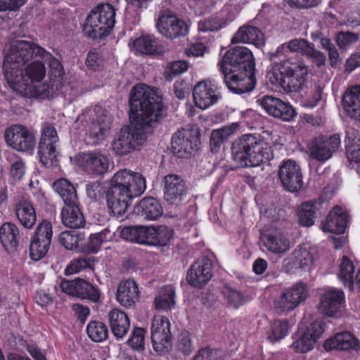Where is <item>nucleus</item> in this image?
<instances>
[{
	"label": "nucleus",
	"instance_id": "42",
	"mask_svg": "<svg viewBox=\"0 0 360 360\" xmlns=\"http://www.w3.org/2000/svg\"><path fill=\"white\" fill-rule=\"evenodd\" d=\"M175 291L172 286L161 288L155 298V309L162 311L172 309L175 304Z\"/></svg>",
	"mask_w": 360,
	"mask_h": 360
},
{
	"label": "nucleus",
	"instance_id": "35",
	"mask_svg": "<svg viewBox=\"0 0 360 360\" xmlns=\"http://www.w3.org/2000/svg\"><path fill=\"white\" fill-rule=\"evenodd\" d=\"M60 217L63 225L71 229H80L85 224V219L78 207V202L74 205H65L61 210Z\"/></svg>",
	"mask_w": 360,
	"mask_h": 360
},
{
	"label": "nucleus",
	"instance_id": "22",
	"mask_svg": "<svg viewBox=\"0 0 360 360\" xmlns=\"http://www.w3.org/2000/svg\"><path fill=\"white\" fill-rule=\"evenodd\" d=\"M258 101L265 111L274 117L288 122L295 116L294 108L288 103L284 102L280 98L265 96Z\"/></svg>",
	"mask_w": 360,
	"mask_h": 360
},
{
	"label": "nucleus",
	"instance_id": "8",
	"mask_svg": "<svg viewBox=\"0 0 360 360\" xmlns=\"http://www.w3.org/2000/svg\"><path fill=\"white\" fill-rule=\"evenodd\" d=\"M6 143L12 148L24 153H32L36 145L35 134L28 128L15 124L5 131Z\"/></svg>",
	"mask_w": 360,
	"mask_h": 360
},
{
	"label": "nucleus",
	"instance_id": "38",
	"mask_svg": "<svg viewBox=\"0 0 360 360\" xmlns=\"http://www.w3.org/2000/svg\"><path fill=\"white\" fill-rule=\"evenodd\" d=\"M321 204V200H309L302 203L298 212V219L300 225L303 226H312L317 217Z\"/></svg>",
	"mask_w": 360,
	"mask_h": 360
},
{
	"label": "nucleus",
	"instance_id": "24",
	"mask_svg": "<svg viewBox=\"0 0 360 360\" xmlns=\"http://www.w3.org/2000/svg\"><path fill=\"white\" fill-rule=\"evenodd\" d=\"M199 139L197 136H193L188 130L178 131L172 139V149L179 158H186L193 150H198Z\"/></svg>",
	"mask_w": 360,
	"mask_h": 360
},
{
	"label": "nucleus",
	"instance_id": "1",
	"mask_svg": "<svg viewBox=\"0 0 360 360\" xmlns=\"http://www.w3.org/2000/svg\"><path fill=\"white\" fill-rule=\"evenodd\" d=\"M162 99L154 89L139 84L131 89L129 98L131 125L122 129L112 143V148L118 155H124L143 145L150 127L164 117Z\"/></svg>",
	"mask_w": 360,
	"mask_h": 360
},
{
	"label": "nucleus",
	"instance_id": "61",
	"mask_svg": "<svg viewBox=\"0 0 360 360\" xmlns=\"http://www.w3.org/2000/svg\"><path fill=\"white\" fill-rule=\"evenodd\" d=\"M177 349L184 354L188 355L193 350L190 335L188 333H183L179 338Z\"/></svg>",
	"mask_w": 360,
	"mask_h": 360
},
{
	"label": "nucleus",
	"instance_id": "51",
	"mask_svg": "<svg viewBox=\"0 0 360 360\" xmlns=\"http://www.w3.org/2000/svg\"><path fill=\"white\" fill-rule=\"evenodd\" d=\"M50 245L48 242L31 240L30 245V255L32 259L39 261L43 258L49 250Z\"/></svg>",
	"mask_w": 360,
	"mask_h": 360
},
{
	"label": "nucleus",
	"instance_id": "36",
	"mask_svg": "<svg viewBox=\"0 0 360 360\" xmlns=\"http://www.w3.org/2000/svg\"><path fill=\"white\" fill-rule=\"evenodd\" d=\"M15 213L20 224L31 229L36 223L37 215L32 203L26 200L18 201L15 205Z\"/></svg>",
	"mask_w": 360,
	"mask_h": 360
},
{
	"label": "nucleus",
	"instance_id": "63",
	"mask_svg": "<svg viewBox=\"0 0 360 360\" xmlns=\"http://www.w3.org/2000/svg\"><path fill=\"white\" fill-rule=\"evenodd\" d=\"M307 52H309V53H306L304 56L309 58L312 63L317 66H320L325 63L326 57L324 54L321 51L316 50L312 44L310 46Z\"/></svg>",
	"mask_w": 360,
	"mask_h": 360
},
{
	"label": "nucleus",
	"instance_id": "4",
	"mask_svg": "<svg viewBox=\"0 0 360 360\" xmlns=\"http://www.w3.org/2000/svg\"><path fill=\"white\" fill-rule=\"evenodd\" d=\"M146 188V179L141 174L127 169H120L112 176L106 193L108 209L115 216H122L129 201L143 194Z\"/></svg>",
	"mask_w": 360,
	"mask_h": 360
},
{
	"label": "nucleus",
	"instance_id": "54",
	"mask_svg": "<svg viewBox=\"0 0 360 360\" xmlns=\"http://www.w3.org/2000/svg\"><path fill=\"white\" fill-rule=\"evenodd\" d=\"M91 260L86 257H81L72 259L65 269L66 275L77 274L82 270L91 267Z\"/></svg>",
	"mask_w": 360,
	"mask_h": 360
},
{
	"label": "nucleus",
	"instance_id": "2",
	"mask_svg": "<svg viewBox=\"0 0 360 360\" xmlns=\"http://www.w3.org/2000/svg\"><path fill=\"white\" fill-rule=\"evenodd\" d=\"M38 45L25 40L10 44L4 50L3 69L5 79L11 89L22 84L42 82L46 68L35 52Z\"/></svg>",
	"mask_w": 360,
	"mask_h": 360
},
{
	"label": "nucleus",
	"instance_id": "44",
	"mask_svg": "<svg viewBox=\"0 0 360 360\" xmlns=\"http://www.w3.org/2000/svg\"><path fill=\"white\" fill-rule=\"evenodd\" d=\"M86 333L89 338L96 342L104 341L108 335V330L105 324L97 321H93L88 323Z\"/></svg>",
	"mask_w": 360,
	"mask_h": 360
},
{
	"label": "nucleus",
	"instance_id": "26",
	"mask_svg": "<svg viewBox=\"0 0 360 360\" xmlns=\"http://www.w3.org/2000/svg\"><path fill=\"white\" fill-rule=\"evenodd\" d=\"M326 350H355L360 348V342L349 332L337 333L335 336L328 339L323 344Z\"/></svg>",
	"mask_w": 360,
	"mask_h": 360
},
{
	"label": "nucleus",
	"instance_id": "57",
	"mask_svg": "<svg viewBox=\"0 0 360 360\" xmlns=\"http://www.w3.org/2000/svg\"><path fill=\"white\" fill-rule=\"evenodd\" d=\"M287 44L290 52L300 53L304 56L309 53L307 51L311 45L307 40L300 38L290 40Z\"/></svg>",
	"mask_w": 360,
	"mask_h": 360
},
{
	"label": "nucleus",
	"instance_id": "53",
	"mask_svg": "<svg viewBox=\"0 0 360 360\" xmlns=\"http://www.w3.org/2000/svg\"><path fill=\"white\" fill-rule=\"evenodd\" d=\"M110 238V231L107 229H103L100 233L90 235L88 243V250L91 252H97L102 243Z\"/></svg>",
	"mask_w": 360,
	"mask_h": 360
},
{
	"label": "nucleus",
	"instance_id": "25",
	"mask_svg": "<svg viewBox=\"0 0 360 360\" xmlns=\"http://www.w3.org/2000/svg\"><path fill=\"white\" fill-rule=\"evenodd\" d=\"M187 191L185 182L176 174L165 177L164 198L171 205H179L185 198Z\"/></svg>",
	"mask_w": 360,
	"mask_h": 360
},
{
	"label": "nucleus",
	"instance_id": "20",
	"mask_svg": "<svg viewBox=\"0 0 360 360\" xmlns=\"http://www.w3.org/2000/svg\"><path fill=\"white\" fill-rule=\"evenodd\" d=\"M278 176L283 187L290 192L297 191L303 186L301 169L292 160L283 162L280 166Z\"/></svg>",
	"mask_w": 360,
	"mask_h": 360
},
{
	"label": "nucleus",
	"instance_id": "19",
	"mask_svg": "<svg viewBox=\"0 0 360 360\" xmlns=\"http://www.w3.org/2000/svg\"><path fill=\"white\" fill-rule=\"evenodd\" d=\"M340 146V137L338 134L316 138L309 147L310 157L319 162H326Z\"/></svg>",
	"mask_w": 360,
	"mask_h": 360
},
{
	"label": "nucleus",
	"instance_id": "34",
	"mask_svg": "<svg viewBox=\"0 0 360 360\" xmlns=\"http://www.w3.org/2000/svg\"><path fill=\"white\" fill-rule=\"evenodd\" d=\"M108 319L112 334L117 339L122 338L130 326L128 316L122 310L113 309L108 313Z\"/></svg>",
	"mask_w": 360,
	"mask_h": 360
},
{
	"label": "nucleus",
	"instance_id": "49",
	"mask_svg": "<svg viewBox=\"0 0 360 360\" xmlns=\"http://www.w3.org/2000/svg\"><path fill=\"white\" fill-rule=\"evenodd\" d=\"M227 23V20L224 18L212 17L200 20L198 22V30L203 32L217 31L224 27Z\"/></svg>",
	"mask_w": 360,
	"mask_h": 360
},
{
	"label": "nucleus",
	"instance_id": "50",
	"mask_svg": "<svg viewBox=\"0 0 360 360\" xmlns=\"http://www.w3.org/2000/svg\"><path fill=\"white\" fill-rule=\"evenodd\" d=\"M52 236L51 224L46 220H44L37 226L32 238L39 241L43 240L44 242L46 240L49 244H51Z\"/></svg>",
	"mask_w": 360,
	"mask_h": 360
},
{
	"label": "nucleus",
	"instance_id": "59",
	"mask_svg": "<svg viewBox=\"0 0 360 360\" xmlns=\"http://www.w3.org/2000/svg\"><path fill=\"white\" fill-rule=\"evenodd\" d=\"M224 295L227 299L229 305L233 308H238L245 302V297L243 295L233 289H226L224 291Z\"/></svg>",
	"mask_w": 360,
	"mask_h": 360
},
{
	"label": "nucleus",
	"instance_id": "16",
	"mask_svg": "<svg viewBox=\"0 0 360 360\" xmlns=\"http://www.w3.org/2000/svg\"><path fill=\"white\" fill-rule=\"evenodd\" d=\"M151 340L153 349L157 352L167 349L172 340L170 322L162 315L155 316L151 324Z\"/></svg>",
	"mask_w": 360,
	"mask_h": 360
},
{
	"label": "nucleus",
	"instance_id": "30",
	"mask_svg": "<svg viewBox=\"0 0 360 360\" xmlns=\"http://www.w3.org/2000/svg\"><path fill=\"white\" fill-rule=\"evenodd\" d=\"M347 224V214L342 207H335L328 214L326 223L321 226L325 232L342 233Z\"/></svg>",
	"mask_w": 360,
	"mask_h": 360
},
{
	"label": "nucleus",
	"instance_id": "31",
	"mask_svg": "<svg viewBox=\"0 0 360 360\" xmlns=\"http://www.w3.org/2000/svg\"><path fill=\"white\" fill-rule=\"evenodd\" d=\"M132 47L136 52L146 55L162 56L167 51L162 44L150 36H141L136 39Z\"/></svg>",
	"mask_w": 360,
	"mask_h": 360
},
{
	"label": "nucleus",
	"instance_id": "17",
	"mask_svg": "<svg viewBox=\"0 0 360 360\" xmlns=\"http://www.w3.org/2000/svg\"><path fill=\"white\" fill-rule=\"evenodd\" d=\"M76 160L78 166L89 174H103L110 167L108 157L99 151L81 153L77 156Z\"/></svg>",
	"mask_w": 360,
	"mask_h": 360
},
{
	"label": "nucleus",
	"instance_id": "3",
	"mask_svg": "<svg viewBox=\"0 0 360 360\" xmlns=\"http://www.w3.org/2000/svg\"><path fill=\"white\" fill-rule=\"evenodd\" d=\"M218 65L231 91L242 94L254 89V58L248 48L236 46L229 49Z\"/></svg>",
	"mask_w": 360,
	"mask_h": 360
},
{
	"label": "nucleus",
	"instance_id": "45",
	"mask_svg": "<svg viewBox=\"0 0 360 360\" xmlns=\"http://www.w3.org/2000/svg\"><path fill=\"white\" fill-rule=\"evenodd\" d=\"M289 330L288 322L285 320H276L271 325L268 333V339L271 342H277L287 335Z\"/></svg>",
	"mask_w": 360,
	"mask_h": 360
},
{
	"label": "nucleus",
	"instance_id": "23",
	"mask_svg": "<svg viewBox=\"0 0 360 360\" xmlns=\"http://www.w3.org/2000/svg\"><path fill=\"white\" fill-rule=\"evenodd\" d=\"M156 25L159 32L169 39L184 36L188 32L186 22L171 13L161 15Z\"/></svg>",
	"mask_w": 360,
	"mask_h": 360
},
{
	"label": "nucleus",
	"instance_id": "60",
	"mask_svg": "<svg viewBox=\"0 0 360 360\" xmlns=\"http://www.w3.org/2000/svg\"><path fill=\"white\" fill-rule=\"evenodd\" d=\"M153 235V226H137L136 243L151 244Z\"/></svg>",
	"mask_w": 360,
	"mask_h": 360
},
{
	"label": "nucleus",
	"instance_id": "55",
	"mask_svg": "<svg viewBox=\"0 0 360 360\" xmlns=\"http://www.w3.org/2000/svg\"><path fill=\"white\" fill-rule=\"evenodd\" d=\"M146 330L141 328H135L128 339L127 342L133 349L143 350L144 349Z\"/></svg>",
	"mask_w": 360,
	"mask_h": 360
},
{
	"label": "nucleus",
	"instance_id": "41",
	"mask_svg": "<svg viewBox=\"0 0 360 360\" xmlns=\"http://www.w3.org/2000/svg\"><path fill=\"white\" fill-rule=\"evenodd\" d=\"M238 125L232 124L221 128L214 129L211 132L210 137V146L212 153H217L222 143L233 134Z\"/></svg>",
	"mask_w": 360,
	"mask_h": 360
},
{
	"label": "nucleus",
	"instance_id": "12",
	"mask_svg": "<svg viewBox=\"0 0 360 360\" xmlns=\"http://www.w3.org/2000/svg\"><path fill=\"white\" fill-rule=\"evenodd\" d=\"M325 329L326 323L323 319L314 321L304 331L299 332L297 338L292 344V349L298 353H306L311 350Z\"/></svg>",
	"mask_w": 360,
	"mask_h": 360
},
{
	"label": "nucleus",
	"instance_id": "64",
	"mask_svg": "<svg viewBox=\"0 0 360 360\" xmlns=\"http://www.w3.org/2000/svg\"><path fill=\"white\" fill-rule=\"evenodd\" d=\"M11 174L16 180L20 179L25 174V163L21 160H16L11 165Z\"/></svg>",
	"mask_w": 360,
	"mask_h": 360
},
{
	"label": "nucleus",
	"instance_id": "11",
	"mask_svg": "<svg viewBox=\"0 0 360 360\" xmlns=\"http://www.w3.org/2000/svg\"><path fill=\"white\" fill-rule=\"evenodd\" d=\"M307 297L308 290L307 285L303 283L299 282L287 288L275 300L274 307L278 312H288L295 309Z\"/></svg>",
	"mask_w": 360,
	"mask_h": 360
},
{
	"label": "nucleus",
	"instance_id": "10",
	"mask_svg": "<svg viewBox=\"0 0 360 360\" xmlns=\"http://www.w3.org/2000/svg\"><path fill=\"white\" fill-rule=\"evenodd\" d=\"M100 108L88 109L79 116V120L85 121L86 131L91 137L97 141L103 140L110 128V119L101 113Z\"/></svg>",
	"mask_w": 360,
	"mask_h": 360
},
{
	"label": "nucleus",
	"instance_id": "14",
	"mask_svg": "<svg viewBox=\"0 0 360 360\" xmlns=\"http://www.w3.org/2000/svg\"><path fill=\"white\" fill-rule=\"evenodd\" d=\"M345 302V293L342 290L327 287L320 293L318 309L322 314L333 317L340 312Z\"/></svg>",
	"mask_w": 360,
	"mask_h": 360
},
{
	"label": "nucleus",
	"instance_id": "21",
	"mask_svg": "<svg viewBox=\"0 0 360 360\" xmlns=\"http://www.w3.org/2000/svg\"><path fill=\"white\" fill-rule=\"evenodd\" d=\"M212 269V262L207 257L200 258L188 271L186 276L188 283L195 288H202L211 279Z\"/></svg>",
	"mask_w": 360,
	"mask_h": 360
},
{
	"label": "nucleus",
	"instance_id": "27",
	"mask_svg": "<svg viewBox=\"0 0 360 360\" xmlns=\"http://www.w3.org/2000/svg\"><path fill=\"white\" fill-rule=\"evenodd\" d=\"M139 290L136 283L133 280H125L118 285L117 300L124 307H131L138 302Z\"/></svg>",
	"mask_w": 360,
	"mask_h": 360
},
{
	"label": "nucleus",
	"instance_id": "18",
	"mask_svg": "<svg viewBox=\"0 0 360 360\" xmlns=\"http://www.w3.org/2000/svg\"><path fill=\"white\" fill-rule=\"evenodd\" d=\"M261 244L269 252L283 256L292 248V243L281 230L270 229L260 237Z\"/></svg>",
	"mask_w": 360,
	"mask_h": 360
},
{
	"label": "nucleus",
	"instance_id": "15",
	"mask_svg": "<svg viewBox=\"0 0 360 360\" xmlns=\"http://www.w3.org/2000/svg\"><path fill=\"white\" fill-rule=\"evenodd\" d=\"M313 257L307 245L297 246L283 261V270L290 274H299L312 264Z\"/></svg>",
	"mask_w": 360,
	"mask_h": 360
},
{
	"label": "nucleus",
	"instance_id": "40",
	"mask_svg": "<svg viewBox=\"0 0 360 360\" xmlns=\"http://www.w3.org/2000/svg\"><path fill=\"white\" fill-rule=\"evenodd\" d=\"M54 191L63 199L65 205H74L78 202L74 185L65 179L56 180L53 185Z\"/></svg>",
	"mask_w": 360,
	"mask_h": 360
},
{
	"label": "nucleus",
	"instance_id": "5",
	"mask_svg": "<svg viewBox=\"0 0 360 360\" xmlns=\"http://www.w3.org/2000/svg\"><path fill=\"white\" fill-rule=\"evenodd\" d=\"M309 67L302 60L292 58L274 63L267 73L269 82L288 93L300 92L309 79Z\"/></svg>",
	"mask_w": 360,
	"mask_h": 360
},
{
	"label": "nucleus",
	"instance_id": "52",
	"mask_svg": "<svg viewBox=\"0 0 360 360\" xmlns=\"http://www.w3.org/2000/svg\"><path fill=\"white\" fill-rule=\"evenodd\" d=\"M188 70V64L184 60H177L169 63L164 71V76L166 79L171 81L176 76L185 72Z\"/></svg>",
	"mask_w": 360,
	"mask_h": 360
},
{
	"label": "nucleus",
	"instance_id": "56",
	"mask_svg": "<svg viewBox=\"0 0 360 360\" xmlns=\"http://www.w3.org/2000/svg\"><path fill=\"white\" fill-rule=\"evenodd\" d=\"M338 46L347 49L359 39V34L351 32H340L335 37Z\"/></svg>",
	"mask_w": 360,
	"mask_h": 360
},
{
	"label": "nucleus",
	"instance_id": "62",
	"mask_svg": "<svg viewBox=\"0 0 360 360\" xmlns=\"http://www.w3.org/2000/svg\"><path fill=\"white\" fill-rule=\"evenodd\" d=\"M102 56L98 51L94 49L89 52L86 59V64L88 67L93 70H96L102 64Z\"/></svg>",
	"mask_w": 360,
	"mask_h": 360
},
{
	"label": "nucleus",
	"instance_id": "58",
	"mask_svg": "<svg viewBox=\"0 0 360 360\" xmlns=\"http://www.w3.org/2000/svg\"><path fill=\"white\" fill-rule=\"evenodd\" d=\"M192 360H224L222 352L211 348L201 349Z\"/></svg>",
	"mask_w": 360,
	"mask_h": 360
},
{
	"label": "nucleus",
	"instance_id": "47",
	"mask_svg": "<svg viewBox=\"0 0 360 360\" xmlns=\"http://www.w3.org/2000/svg\"><path fill=\"white\" fill-rule=\"evenodd\" d=\"M35 53L38 54L39 57L41 58L43 63H47L50 68L55 74V77H60L63 75V68L60 62L53 57V56L47 52L45 49L38 46L35 48Z\"/></svg>",
	"mask_w": 360,
	"mask_h": 360
},
{
	"label": "nucleus",
	"instance_id": "43",
	"mask_svg": "<svg viewBox=\"0 0 360 360\" xmlns=\"http://www.w3.org/2000/svg\"><path fill=\"white\" fill-rule=\"evenodd\" d=\"M347 134V157L350 161L360 162V140L358 139L356 134H358L352 128H349L346 131Z\"/></svg>",
	"mask_w": 360,
	"mask_h": 360
},
{
	"label": "nucleus",
	"instance_id": "39",
	"mask_svg": "<svg viewBox=\"0 0 360 360\" xmlns=\"http://www.w3.org/2000/svg\"><path fill=\"white\" fill-rule=\"evenodd\" d=\"M354 271L352 261L348 257L343 256L338 262L337 275L343 284L352 290L354 289Z\"/></svg>",
	"mask_w": 360,
	"mask_h": 360
},
{
	"label": "nucleus",
	"instance_id": "7",
	"mask_svg": "<svg viewBox=\"0 0 360 360\" xmlns=\"http://www.w3.org/2000/svg\"><path fill=\"white\" fill-rule=\"evenodd\" d=\"M116 9L110 4L93 8L83 25V33L91 39H101L108 34L115 23Z\"/></svg>",
	"mask_w": 360,
	"mask_h": 360
},
{
	"label": "nucleus",
	"instance_id": "33",
	"mask_svg": "<svg viewBox=\"0 0 360 360\" xmlns=\"http://www.w3.org/2000/svg\"><path fill=\"white\" fill-rule=\"evenodd\" d=\"M342 104L347 115L360 121V86H354L348 89L343 97Z\"/></svg>",
	"mask_w": 360,
	"mask_h": 360
},
{
	"label": "nucleus",
	"instance_id": "46",
	"mask_svg": "<svg viewBox=\"0 0 360 360\" xmlns=\"http://www.w3.org/2000/svg\"><path fill=\"white\" fill-rule=\"evenodd\" d=\"M84 237L77 231H66L59 236V241L66 249L74 250L79 247Z\"/></svg>",
	"mask_w": 360,
	"mask_h": 360
},
{
	"label": "nucleus",
	"instance_id": "6",
	"mask_svg": "<svg viewBox=\"0 0 360 360\" xmlns=\"http://www.w3.org/2000/svg\"><path fill=\"white\" fill-rule=\"evenodd\" d=\"M231 150L233 160L241 167H257L274 158L269 143L252 134H244L236 140Z\"/></svg>",
	"mask_w": 360,
	"mask_h": 360
},
{
	"label": "nucleus",
	"instance_id": "13",
	"mask_svg": "<svg viewBox=\"0 0 360 360\" xmlns=\"http://www.w3.org/2000/svg\"><path fill=\"white\" fill-rule=\"evenodd\" d=\"M221 97L217 86L209 79L198 82L193 89L195 105L201 110H206L215 105Z\"/></svg>",
	"mask_w": 360,
	"mask_h": 360
},
{
	"label": "nucleus",
	"instance_id": "9",
	"mask_svg": "<svg viewBox=\"0 0 360 360\" xmlns=\"http://www.w3.org/2000/svg\"><path fill=\"white\" fill-rule=\"evenodd\" d=\"M58 137L55 128L45 123L42 127L41 136L38 147V155L44 166H52L56 160Z\"/></svg>",
	"mask_w": 360,
	"mask_h": 360
},
{
	"label": "nucleus",
	"instance_id": "48",
	"mask_svg": "<svg viewBox=\"0 0 360 360\" xmlns=\"http://www.w3.org/2000/svg\"><path fill=\"white\" fill-rule=\"evenodd\" d=\"M172 230L166 226H153L152 245L165 246L172 237Z\"/></svg>",
	"mask_w": 360,
	"mask_h": 360
},
{
	"label": "nucleus",
	"instance_id": "29",
	"mask_svg": "<svg viewBox=\"0 0 360 360\" xmlns=\"http://www.w3.org/2000/svg\"><path fill=\"white\" fill-rule=\"evenodd\" d=\"M231 42L252 44L259 47L264 44V37L257 27L246 25L238 29L232 37Z\"/></svg>",
	"mask_w": 360,
	"mask_h": 360
},
{
	"label": "nucleus",
	"instance_id": "32",
	"mask_svg": "<svg viewBox=\"0 0 360 360\" xmlns=\"http://www.w3.org/2000/svg\"><path fill=\"white\" fill-rule=\"evenodd\" d=\"M18 94L25 96L35 97L39 99H46L52 96L53 87L48 83L37 82L36 84H22L12 89Z\"/></svg>",
	"mask_w": 360,
	"mask_h": 360
},
{
	"label": "nucleus",
	"instance_id": "37",
	"mask_svg": "<svg viewBox=\"0 0 360 360\" xmlns=\"http://www.w3.org/2000/svg\"><path fill=\"white\" fill-rule=\"evenodd\" d=\"M19 229L15 224L6 222L0 227V241L7 252H13L18 245Z\"/></svg>",
	"mask_w": 360,
	"mask_h": 360
},
{
	"label": "nucleus",
	"instance_id": "28",
	"mask_svg": "<svg viewBox=\"0 0 360 360\" xmlns=\"http://www.w3.org/2000/svg\"><path fill=\"white\" fill-rule=\"evenodd\" d=\"M134 212L137 216L146 220H155L162 216V207L154 198L149 197L142 199L134 207Z\"/></svg>",
	"mask_w": 360,
	"mask_h": 360
}]
</instances>
